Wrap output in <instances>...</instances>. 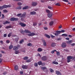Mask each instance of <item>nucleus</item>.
I'll use <instances>...</instances> for the list:
<instances>
[{
	"label": "nucleus",
	"mask_w": 75,
	"mask_h": 75,
	"mask_svg": "<svg viewBox=\"0 0 75 75\" xmlns=\"http://www.w3.org/2000/svg\"><path fill=\"white\" fill-rule=\"evenodd\" d=\"M56 33H54V34L57 37H58L59 35V34H60L61 33L60 31L57 30L56 31Z\"/></svg>",
	"instance_id": "1"
},
{
	"label": "nucleus",
	"mask_w": 75,
	"mask_h": 75,
	"mask_svg": "<svg viewBox=\"0 0 75 75\" xmlns=\"http://www.w3.org/2000/svg\"><path fill=\"white\" fill-rule=\"evenodd\" d=\"M18 20V18L12 17L11 18L10 20H11V21H17V20Z\"/></svg>",
	"instance_id": "2"
},
{
	"label": "nucleus",
	"mask_w": 75,
	"mask_h": 75,
	"mask_svg": "<svg viewBox=\"0 0 75 75\" xmlns=\"http://www.w3.org/2000/svg\"><path fill=\"white\" fill-rule=\"evenodd\" d=\"M42 61H47V57L45 56H43L41 58Z\"/></svg>",
	"instance_id": "3"
},
{
	"label": "nucleus",
	"mask_w": 75,
	"mask_h": 75,
	"mask_svg": "<svg viewBox=\"0 0 75 75\" xmlns=\"http://www.w3.org/2000/svg\"><path fill=\"white\" fill-rule=\"evenodd\" d=\"M52 15H53V13L51 12L50 13L47 14L49 18H51L52 16Z\"/></svg>",
	"instance_id": "4"
},
{
	"label": "nucleus",
	"mask_w": 75,
	"mask_h": 75,
	"mask_svg": "<svg viewBox=\"0 0 75 75\" xmlns=\"http://www.w3.org/2000/svg\"><path fill=\"white\" fill-rule=\"evenodd\" d=\"M4 8H8V7H10L11 6L8 5H4L3 6Z\"/></svg>",
	"instance_id": "5"
},
{
	"label": "nucleus",
	"mask_w": 75,
	"mask_h": 75,
	"mask_svg": "<svg viewBox=\"0 0 75 75\" xmlns=\"http://www.w3.org/2000/svg\"><path fill=\"white\" fill-rule=\"evenodd\" d=\"M35 35V34L34 33H32L28 34V35L29 36V37H32V36H34V35Z\"/></svg>",
	"instance_id": "6"
},
{
	"label": "nucleus",
	"mask_w": 75,
	"mask_h": 75,
	"mask_svg": "<svg viewBox=\"0 0 75 75\" xmlns=\"http://www.w3.org/2000/svg\"><path fill=\"white\" fill-rule=\"evenodd\" d=\"M67 47V45L66 43L65 42H63L62 44V48H65Z\"/></svg>",
	"instance_id": "7"
},
{
	"label": "nucleus",
	"mask_w": 75,
	"mask_h": 75,
	"mask_svg": "<svg viewBox=\"0 0 75 75\" xmlns=\"http://www.w3.org/2000/svg\"><path fill=\"white\" fill-rule=\"evenodd\" d=\"M19 25H20L21 27H24L26 26V24H24V23H19Z\"/></svg>",
	"instance_id": "8"
},
{
	"label": "nucleus",
	"mask_w": 75,
	"mask_h": 75,
	"mask_svg": "<svg viewBox=\"0 0 75 75\" xmlns=\"http://www.w3.org/2000/svg\"><path fill=\"white\" fill-rule=\"evenodd\" d=\"M37 14L36 12L34 11H33L30 12V15H35V14Z\"/></svg>",
	"instance_id": "9"
},
{
	"label": "nucleus",
	"mask_w": 75,
	"mask_h": 75,
	"mask_svg": "<svg viewBox=\"0 0 75 75\" xmlns=\"http://www.w3.org/2000/svg\"><path fill=\"white\" fill-rule=\"evenodd\" d=\"M22 68L23 69H27L28 68V66L26 65H23L22 66Z\"/></svg>",
	"instance_id": "10"
},
{
	"label": "nucleus",
	"mask_w": 75,
	"mask_h": 75,
	"mask_svg": "<svg viewBox=\"0 0 75 75\" xmlns=\"http://www.w3.org/2000/svg\"><path fill=\"white\" fill-rule=\"evenodd\" d=\"M72 59H73V56H69L67 57V59H69V60H70Z\"/></svg>",
	"instance_id": "11"
},
{
	"label": "nucleus",
	"mask_w": 75,
	"mask_h": 75,
	"mask_svg": "<svg viewBox=\"0 0 75 75\" xmlns=\"http://www.w3.org/2000/svg\"><path fill=\"white\" fill-rule=\"evenodd\" d=\"M32 5L33 6H35L37 5V3L36 2H33L32 3Z\"/></svg>",
	"instance_id": "12"
},
{
	"label": "nucleus",
	"mask_w": 75,
	"mask_h": 75,
	"mask_svg": "<svg viewBox=\"0 0 75 75\" xmlns=\"http://www.w3.org/2000/svg\"><path fill=\"white\" fill-rule=\"evenodd\" d=\"M13 50H14V51H16V50H17L18 49V47L14 46L13 47Z\"/></svg>",
	"instance_id": "13"
},
{
	"label": "nucleus",
	"mask_w": 75,
	"mask_h": 75,
	"mask_svg": "<svg viewBox=\"0 0 75 75\" xmlns=\"http://www.w3.org/2000/svg\"><path fill=\"white\" fill-rule=\"evenodd\" d=\"M56 74L57 75H62V74H61V72L57 71H56Z\"/></svg>",
	"instance_id": "14"
},
{
	"label": "nucleus",
	"mask_w": 75,
	"mask_h": 75,
	"mask_svg": "<svg viewBox=\"0 0 75 75\" xmlns=\"http://www.w3.org/2000/svg\"><path fill=\"white\" fill-rule=\"evenodd\" d=\"M24 32L25 33H31V31L28 30H24Z\"/></svg>",
	"instance_id": "15"
},
{
	"label": "nucleus",
	"mask_w": 75,
	"mask_h": 75,
	"mask_svg": "<svg viewBox=\"0 0 75 75\" xmlns=\"http://www.w3.org/2000/svg\"><path fill=\"white\" fill-rule=\"evenodd\" d=\"M42 42L44 46H47V42H45V41L44 40H43Z\"/></svg>",
	"instance_id": "16"
},
{
	"label": "nucleus",
	"mask_w": 75,
	"mask_h": 75,
	"mask_svg": "<svg viewBox=\"0 0 75 75\" xmlns=\"http://www.w3.org/2000/svg\"><path fill=\"white\" fill-rule=\"evenodd\" d=\"M51 47H54L56 46V44L55 43H52L51 45Z\"/></svg>",
	"instance_id": "17"
},
{
	"label": "nucleus",
	"mask_w": 75,
	"mask_h": 75,
	"mask_svg": "<svg viewBox=\"0 0 75 75\" xmlns=\"http://www.w3.org/2000/svg\"><path fill=\"white\" fill-rule=\"evenodd\" d=\"M14 69L15 70H16V71H17V70H18V66L16 65L14 67Z\"/></svg>",
	"instance_id": "18"
},
{
	"label": "nucleus",
	"mask_w": 75,
	"mask_h": 75,
	"mask_svg": "<svg viewBox=\"0 0 75 75\" xmlns=\"http://www.w3.org/2000/svg\"><path fill=\"white\" fill-rule=\"evenodd\" d=\"M45 36L47 37V38H50V35H47V34H45Z\"/></svg>",
	"instance_id": "19"
},
{
	"label": "nucleus",
	"mask_w": 75,
	"mask_h": 75,
	"mask_svg": "<svg viewBox=\"0 0 75 75\" xmlns=\"http://www.w3.org/2000/svg\"><path fill=\"white\" fill-rule=\"evenodd\" d=\"M10 22L7 21H6L5 22H4L3 24H10Z\"/></svg>",
	"instance_id": "20"
},
{
	"label": "nucleus",
	"mask_w": 75,
	"mask_h": 75,
	"mask_svg": "<svg viewBox=\"0 0 75 75\" xmlns=\"http://www.w3.org/2000/svg\"><path fill=\"white\" fill-rule=\"evenodd\" d=\"M33 45V44L31 43H29L27 44V46H29V47H31Z\"/></svg>",
	"instance_id": "21"
},
{
	"label": "nucleus",
	"mask_w": 75,
	"mask_h": 75,
	"mask_svg": "<svg viewBox=\"0 0 75 75\" xmlns=\"http://www.w3.org/2000/svg\"><path fill=\"white\" fill-rule=\"evenodd\" d=\"M25 14H22V15L21 16V17H25V14H26V13H25Z\"/></svg>",
	"instance_id": "22"
},
{
	"label": "nucleus",
	"mask_w": 75,
	"mask_h": 75,
	"mask_svg": "<svg viewBox=\"0 0 75 75\" xmlns=\"http://www.w3.org/2000/svg\"><path fill=\"white\" fill-rule=\"evenodd\" d=\"M41 69L43 70V71H44V70H45V69H47V68L46 67H41Z\"/></svg>",
	"instance_id": "23"
},
{
	"label": "nucleus",
	"mask_w": 75,
	"mask_h": 75,
	"mask_svg": "<svg viewBox=\"0 0 75 75\" xmlns=\"http://www.w3.org/2000/svg\"><path fill=\"white\" fill-rule=\"evenodd\" d=\"M67 43L68 44H71L72 42V40H70L69 41L67 42Z\"/></svg>",
	"instance_id": "24"
},
{
	"label": "nucleus",
	"mask_w": 75,
	"mask_h": 75,
	"mask_svg": "<svg viewBox=\"0 0 75 75\" xmlns=\"http://www.w3.org/2000/svg\"><path fill=\"white\" fill-rule=\"evenodd\" d=\"M42 51V49L41 48H39L38 49V52H41Z\"/></svg>",
	"instance_id": "25"
},
{
	"label": "nucleus",
	"mask_w": 75,
	"mask_h": 75,
	"mask_svg": "<svg viewBox=\"0 0 75 75\" xmlns=\"http://www.w3.org/2000/svg\"><path fill=\"white\" fill-rule=\"evenodd\" d=\"M38 63L39 65H42V62H41V61H40L39 62H38Z\"/></svg>",
	"instance_id": "26"
},
{
	"label": "nucleus",
	"mask_w": 75,
	"mask_h": 75,
	"mask_svg": "<svg viewBox=\"0 0 75 75\" xmlns=\"http://www.w3.org/2000/svg\"><path fill=\"white\" fill-rule=\"evenodd\" d=\"M21 6H20L16 8L17 10H21Z\"/></svg>",
	"instance_id": "27"
},
{
	"label": "nucleus",
	"mask_w": 75,
	"mask_h": 75,
	"mask_svg": "<svg viewBox=\"0 0 75 75\" xmlns=\"http://www.w3.org/2000/svg\"><path fill=\"white\" fill-rule=\"evenodd\" d=\"M52 64H55L56 65H58V63L57 62H56L55 61H53L52 62Z\"/></svg>",
	"instance_id": "28"
},
{
	"label": "nucleus",
	"mask_w": 75,
	"mask_h": 75,
	"mask_svg": "<svg viewBox=\"0 0 75 75\" xmlns=\"http://www.w3.org/2000/svg\"><path fill=\"white\" fill-rule=\"evenodd\" d=\"M26 9H28V6H26L23 8V10H26Z\"/></svg>",
	"instance_id": "29"
},
{
	"label": "nucleus",
	"mask_w": 75,
	"mask_h": 75,
	"mask_svg": "<svg viewBox=\"0 0 75 75\" xmlns=\"http://www.w3.org/2000/svg\"><path fill=\"white\" fill-rule=\"evenodd\" d=\"M13 47V46L12 45H11L10 46H9V49H12Z\"/></svg>",
	"instance_id": "30"
},
{
	"label": "nucleus",
	"mask_w": 75,
	"mask_h": 75,
	"mask_svg": "<svg viewBox=\"0 0 75 75\" xmlns=\"http://www.w3.org/2000/svg\"><path fill=\"white\" fill-rule=\"evenodd\" d=\"M24 42V40L22 39L19 42L20 44H22Z\"/></svg>",
	"instance_id": "31"
},
{
	"label": "nucleus",
	"mask_w": 75,
	"mask_h": 75,
	"mask_svg": "<svg viewBox=\"0 0 75 75\" xmlns=\"http://www.w3.org/2000/svg\"><path fill=\"white\" fill-rule=\"evenodd\" d=\"M62 36H65V37H67L68 35L66 34H63L62 35Z\"/></svg>",
	"instance_id": "32"
},
{
	"label": "nucleus",
	"mask_w": 75,
	"mask_h": 75,
	"mask_svg": "<svg viewBox=\"0 0 75 75\" xmlns=\"http://www.w3.org/2000/svg\"><path fill=\"white\" fill-rule=\"evenodd\" d=\"M53 24H54V22H53V21H52L50 23V25H53Z\"/></svg>",
	"instance_id": "33"
},
{
	"label": "nucleus",
	"mask_w": 75,
	"mask_h": 75,
	"mask_svg": "<svg viewBox=\"0 0 75 75\" xmlns=\"http://www.w3.org/2000/svg\"><path fill=\"white\" fill-rule=\"evenodd\" d=\"M3 11L4 13H6L8 12V11L6 9L4 10Z\"/></svg>",
	"instance_id": "34"
},
{
	"label": "nucleus",
	"mask_w": 75,
	"mask_h": 75,
	"mask_svg": "<svg viewBox=\"0 0 75 75\" xmlns=\"http://www.w3.org/2000/svg\"><path fill=\"white\" fill-rule=\"evenodd\" d=\"M15 53L16 54H19V51L17 50L16 51Z\"/></svg>",
	"instance_id": "35"
},
{
	"label": "nucleus",
	"mask_w": 75,
	"mask_h": 75,
	"mask_svg": "<svg viewBox=\"0 0 75 75\" xmlns=\"http://www.w3.org/2000/svg\"><path fill=\"white\" fill-rule=\"evenodd\" d=\"M56 54L57 56H59L60 55V53L59 52L57 51Z\"/></svg>",
	"instance_id": "36"
},
{
	"label": "nucleus",
	"mask_w": 75,
	"mask_h": 75,
	"mask_svg": "<svg viewBox=\"0 0 75 75\" xmlns=\"http://www.w3.org/2000/svg\"><path fill=\"white\" fill-rule=\"evenodd\" d=\"M18 5V6H21L22 5V3L20 2H18L17 3Z\"/></svg>",
	"instance_id": "37"
},
{
	"label": "nucleus",
	"mask_w": 75,
	"mask_h": 75,
	"mask_svg": "<svg viewBox=\"0 0 75 75\" xmlns=\"http://www.w3.org/2000/svg\"><path fill=\"white\" fill-rule=\"evenodd\" d=\"M24 33H25V32H24V30H21V34H23Z\"/></svg>",
	"instance_id": "38"
},
{
	"label": "nucleus",
	"mask_w": 75,
	"mask_h": 75,
	"mask_svg": "<svg viewBox=\"0 0 75 75\" xmlns=\"http://www.w3.org/2000/svg\"><path fill=\"white\" fill-rule=\"evenodd\" d=\"M37 25V23L36 22L33 23V25H34V26H35V25Z\"/></svg>",
	"instance_id": "39"
},
{
	"label": "nucleus",
	"mask_w": 75,
	"mask_h": 75,
	"mask_svg": "<svg viewBox=\"0 0 75 75\" xmlns=\"http://www.w3.org/2000/svg\"><path fill=\"white\" fill-rule=\"evenodd\" d=\"M46 13H50V10H48V9H46Z\"/></svg>",
	"instance_id": "40"
},
{
	"label": "nucleus",
	"mask_w": 75,
	"mask_h": 75,
	"mask_svg": "<svg viewBox=\"0 0 75 75\" xmlns=\"http://www.w3.org/2000/svg\"><path fill=\"white\" fill-rule=\"evenodd\" d=\"M28 59V57H25L23 58V59L24 60H27Z\"/></svg>",
	"instance_id": "41"
},
{
	"label": "nucleus",
	"mask_w": 75,
	"mask_h": 75,
	"mask_svg": "<svg viewBox=\"0 0 75 75\" xmlns=\"http://www.w3.org/2000/svg\"><path fill=\"white\" fill-rule=\"evenodd\" d=\"M11 35V33H9L8 35V37H10Z\"/></svg>",
	"instance_id": "42"
},
{
	"label": "nucleus",
	"mask_w": 75,
	"mask_h": 75,
	"mask_svg": "<svg viewBox=\"0 0 75 75\" xmlns=\"http://www.w3.org/2000/svg\"><path fill=\"white\" fill-rule=\"evenodd\" d=\"M55 5L56 6H61L59 3L56 4Z\"/></svg>",
	"instance_id": "43"
},
{
	"label": "nucleus",
	"mask_w": 75,
	"mask_h": 75,
	"mask_svg": "<svg viewBox=\"0 0 75 75\" xmlns=\"http://www.w3.org/2000/svg\"><path fill=\"white\" fill-rule=\"evenodd\" d=\"M11 28V26H8L6 27V29H8V28Z\"/></svg>",
	"instance_id": "44"
},
{
	"label": "nucleus",
	"mask_w": 75,
	"mask_h": 75,
	"mask_svg": "<svg viewBox=\"0 0 75 75\" xmlns=\"http://www.w3.org/2000/svg\"><path fill=\"white\" fill-rule=\"evenodd\" d=\"M55 51L56 52H57V50H53V51H52V52H51V53L52 54H54V52H55Z\"/></svg>",
	"instance_id": "45"
},
{
	"label": "nucleus",
	"mask_w": 75,
	"mask_h": 75,
	"mask_svg": "<svg viewBox=\"0 0 75 75\" xmlns=\"http://www.w3.org/2000/svg\"><path fill=\"white\" fill-rule=\"evenodd\" d=\"M50 71L51 72H54V70H52V69L51 68H50Z\"/></svg>",
	"instance_id": "46"
},
{
	"label": "nucleus",
	"mask_w": 75,
	"mask_h": 75,
	"mask_svg": "<svg viewBox=\"0 0 75 75\" xmlns=\"http://www.w3.org/2000/svg\"><path fill=\"white\" fill-rule=\"evenodd\" d=\"M26 62L28 63L30 62H31V60L30 59H28L26 61Z\"/></svg>",
	"instance_id": "47"
},
{
	"label": "nucleus",
	"mask_w": 75,
	"mask_h": 75,
	"mask_svg": "<svg viewBox=\"0 0 75 75\" xmlns=\"http://www.w3.org/2000/svg\"><path fill=\"white\" fill-rule=\"evenodd\" d=\"M15 40L16 41V42H18V38H16L15 39Z\"/></svg>",
	"instance_id": "48"
},
{
	"label": "nucleus",
	"mask_w": 75,
	"mask_h": 75,
	"mask_svg": "<svg viewBox=\"0 0 75 75\" xmlns=\"http://www.w3.org/2000/svg\"><path fill=\"white\" fill-rule=\"evenodd\" d=\"M14 1H21L22 0H13Z\"/></svg>",
	"instance_id": "49"
},
{
	"label": "nucleus",
	"mask_w": 75,
	"mask_h": 75,
	"mask_svg": "<svg viewBox=\"0 0 75 75\" xmlns=\"http://www.w3.org/2000/svg\"><path fill=\"white\" fill-rule=\"evenodd\" d=\"M23 73H24V72L23 71H20V73L21 75H23Z\"/></svg>",
	"instance_id": "50"
},
{
	"label": "nucleus",
	"mask_w": 75,
	"mask_h": 75,
	"mask_svg": "<svg viewBox=\"0 0 75 75\" xmlns=\"http://www.w3.org/2000/svg\"><path fill=\"white\" fill-rule=\"evenodd\" d=\"M21 16V13H19L17 15V16L18 17H20V16Z\"/></svg>",
	"instance_id": "51"
},
{
	"label": "nucleus",
	"mask_w": 75,
	"mask_h": 75,
	"mask_svg": "<svg viewBox=\"0 0 75 75\" xmlns=\"http://www.w3.org/2000/svg\"><path fill=\"white\" fill-rule=\"evenodd\" d=\"M4 8H3V6H0V10H3Z\"/></svg>",
	"instance_id": "52"
},
{
	"label": "nucleus",
	"mask_w": 75,
	"mask_h": 75,
	"mask_svg": "<svg viewBox=\"0 0 75 75\" xmlns=\"http://www.w3.org/2000/svg\"><path fill=\"white\" fill-rule=\"evenodd\" d=\"M48 8H49V9H52V7H51V6H48Z\"/></svg>",
	"instance_id": "53"
},
{
	"label": "nucleus",
	"mask_w": 75,
	"mask_h": 75,
	"mask_svg": "<svg viewBox=\"0 0 75 75\" xmlns=\"http://www.w3.org/2000/svg\"><path fill=\"white\" fill-rule=\"evenodd\" d=\"M51 35V37H52V38H55V36H54L52 35Z\"/></svg>",
	"instance_id": "54"
},
{
	"label": "nucleus",
	"mask_w": 75,
	"mask_h": 75,
	"mask_svg": "<svg viewBox=\"0 0 75 75\" xmlns=\"http://www.w3.org/2000/svg\"><path fill=\"white\" fill-rule=\"evenodd\" d=\"M35 67H38V64L37 63H35Z\"/></svg>",
	"instance_id": "55"
},
{
	"label": "nucleus",
	"mask_w": 75,
	"mask_h": 75,
	"mask_svg": "<svg viewBox=\"0 0 75 75\" xmlns=\"http://www.w3.org/2000/svg\"><path fill=\"white\" fill-rule=\"evenodd\" d=\"M42 66H44V65H45V63H42Z\"/></svg>",
	"instance_id": "56"
},
{
	"label": "nucleus",
	"mask_w": 75,
	"mask_h": 75,
	"mask_svg": "<svg viewBox=\"0 0 75 75\" xmlns=\"http://www.w3.org/2000/svg\"><path fill=\"white\" fill-rule=\"evenodd\" d=\"M64 32H65V30H62L61 31H60V33H64Z\"/></svg>",
	"instance_id": "57"
},
{
	"label": "nucleus",
	"mask_w": 75,
	"mask_h": 75,
	"mask_svg": "<svg viewBox=\"0 0 75 75\" xmlns=\"http://www.w3.org/2000/svg\"><path fill=\"white\" fill-rule=\"evenodd\" d=\"M44 29V30H48V28H47V27H44L43 28Z\"/></svg>",
	"instance_id": "58"
},
{
	"label": "nucleus",
	"mask_w": 75,
	"mask_h": 75,
	"mask_svg": "<svg viewBox=\"0 0 75 75\" xmlns=\"http://www.w3.org/2000/svg\"><path fill=\"white\" fill-rule=\"evenodd\" d=\"M4 37H7V34H4Z\"/></svg>",
	"instance_id": "59"
},
{
	"label": "nucleus",
	"mask_w": 75,
	"mask_h": 75,
	"mask_svg": "<svg viewBox=\"0 0 75 75\" xmlns=\"http://www.w3.org/2000/svg\"><path fill=\"white\" fill-rule=\"evenodd\" d=\"M63 1L65 2H68L69 1L67 0H63Z\"/></svg>",
	"instance_id": "60"
},
{
	"label": "nucleus",
	"mask_w": 75,
	"mask_h": 75,
	"mask_svg": "<svg viewBox=\"0 0 75 75\" xmlns=\"http://www.w3.org/2000/svg\"><path fill=\"white\" fill-rule=\"evenodd\" d=\"M2 18H4V14H2Z\"/></svg>",
	"instance_id": "61"
},
{
	"label": "nucleus",
	"mask_w": 75,
	"mask_h": 75,
	"mask_svg": "<svg viewBox=\"0 0 75 75\" xmlns=\"http://www.w3.org/2000/svg\"><path fill=\"white\" fill-rule=\"evenodd\" d=\"M71 62V60H70L67 59V62L68 63H69V62Z\"/></svg>",
	"instance_id": "62"
},
{
	"label": "nucleus",
	"mask_w": 75,
	"mask_h": 75,
	"mask_svg": "<svg viewBox=\"0 0 75 75\" xmlns=\"http://www.w3.org/2000/svg\"><path fill=\"white\" fill-rule=\"evenodd\" d=\"M61 38H59L57 39L58 41H61Z\"/></svg>",
	"instance_id": "63"
},
{
	"label": "nucleus",
	"mask_w": 75,
	"mask_h": 75,
	"mask_svg": "<svg viewBox=\"0 0 75 75\" xmlns=\"http://www.w3.org/2000/svg\"><path fill=\"white\" fill-rule=\"evenodd\" d=\"M6 42H7V43H10V41L9 40H7L6 41Z\"/></svg>",
	"instance_id": "64"
}]
</instances>
